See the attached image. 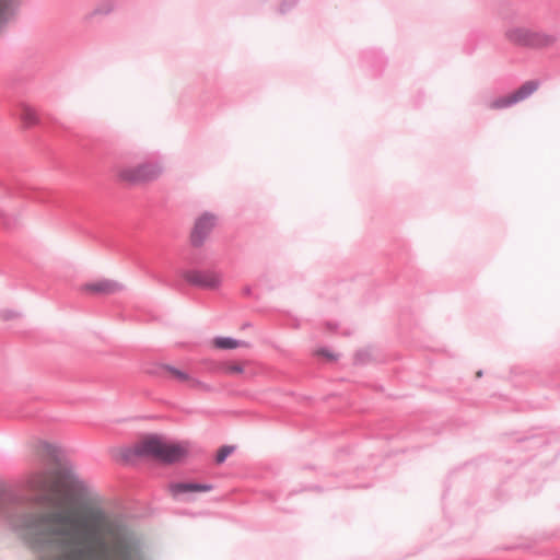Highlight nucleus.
<instances>
[{
	"mask_svg": "<svg viewBox=\"0 0 560 560\" xmlns=\"http://www.w3.org/2000/svg\"><path fill=\"white\" fill-rule=\"evenodd\" d=\"M4 520L38 560H144L136 533L101 508L28 511Z\"/></svg>",
	"mask_w": 560,
	"mask_h": 560,
	"instance_id": "f257e3e1",
	"label": "nucleus"
},
{
	"mask_svg": "<svg viewBox=\"0 0 560 560\" xmlns=\"http://www.w3.org/2000/svg\"><path fill=\"white\" fill-rule=\"evenodd\" d=\"M135 453L140 456L174 463L184 458L188 448L185 444L170 443L159 436H147L135 445Z\"/></svg>",
	"mask_w": 560,
	"mask_h": 560,
	"instance_id": "f03ea898",
	"label": "nucleus"
},
{
	"mask_svg": "<svg viewBox=\"0 0 560 560\" xmlns=\"http://www.w3.org/2000/svg\"><path fill=\"white\" fill-rule=\"evenodd\" d=\"M508 39L518 46L528 48H544L556 42V36L525 27H515L506 32Z\"/></svg>",
	"mask_w": 560,
	"mask_h": 560,
	"instance_id": "7ed1b4c3",
	"label": "nucleus"
},
{
	"mask_svg": "<svg viewBox=\"0 0 560 560\" xmlns=\"http://www.w3.org/2000/svg\"><path fill=\"white\" fill-rule=\"evenodd\" d=\"M162 172L156 163H144L136 167H126L119 172V178L130 184H140L155 179Z\"/></svg>",
	"mask_w": 560,
	"mask_h": 560,
	"instance_id": "20e7f679",
	"label": "nucleus"
},
{
	"mask_svg": "<svg viewBox=\"0 0 560 560\" xmlns=\"http://www.w3.org/2000/svg\"><path fill=\"white\" fill-rule=\"evenodd\" d=\"M538 88L536 81H527L509 95L500 96L490 103V108L502 109L510 107L532 95Z\"/></svg>",
	"mask_w": 560,
	"mask_h": 560,
	"instance_id": "39448f33",
	"label": "nucleus"
},
{
	"mask_svg": "<svg viewBox=\"0 0 560 560\" xmlns=\"http://www.w3.org/2000/svg\"><path fill=\"white\" fill-rule=\"evenodd\" d=\"M26 483L27 488L33 492H55L58 488V477L55 472L51 471L34 472L30 475Z\"/></svg>",
	"mask_w": 560,
	"mask_h": 560,
	"instance_id": "423d86ee",
	"label": "nucleus"
},
{
	"mask_svg": "<svg viewBox=\"0 0 560 560\" xmlns=\"http://www.w3.org/2000/svg\"><path fill=\"white\" fill-rule=\"evenodd\" d=\"M217 225V217L210 212H205L195 221L191 231V245H202L213 228Z\"/></svg>",
	"mask_w": 560,
	"mask_h": 560,
	"instance_id": "0eeeda50",
	"label": "nucleus"
},
{
	"mask_svg": "<svg viewBox=\"0 0 560 560\" xmlns=\"http://www.w3.org/2000/svg\"><path fill=\"white\" fill-rule=\"evenodd\" d=\"M119 289L118 283L107 279L88 282L80 287V291L90 296L109 295L117 292Z\"/></svg>",
	"mask_w": 560,
	"mask_h": 560,
	"instance_id": "6e6552de",
	"label": "nucleus"
},
{
	"mask_svg": "<svg viewBox=\"0 0 560 560\" xmlns=\"http://www.w3.org/2000/svg\"><path fill=\"white\" fill-rule=\"evenodd\" d=\"M188 281L207 289L218 288L221 283V277L213 272H191L187 276Z\"/></svg>",
	"mask_w": 560,
	"mask_h": 560,
	"instance_id": "1a4fd4ad",
	"label": "nucleus"
},
{
	"mask_svg": "<svg viewBox=\"0 0 560 560\" xmlns=\"http://www.w3.org/2000/svg\"><path fill=\"white\" fill-rule=\"evenodd\" d=\"M21 0H0V33L14 16Z\"/></svg>",
	"mask_w": 560,
	"mask_h": 560,
	"instance_id": "9d476101",
	"label": "nucleus"
},
{
	"mask_svg": "<svg viewBox=\"0 0 560 560\" xmlns=\"http://www.w3.org/2000/svg\"><path fill=\"white\" fill-rule=\"evenodd\" d=\"M210 490L211 486L188 482L175 483L171 487V491L174 495L186 492H207Z\"/></svg>",
	"mask_w": 560,
	"mask_h": 560,
	"instance_id": "9b49d317",
	"label": "nucleus"
},
{
	"mask_svg": "<svg viewBox=\"0 0 560 560\" xmlns=\"http://www.w3.org/2000/svg\"><path fill=\"white\" fill-rule=\"evenodd\" d=\"M18 115L26 127L34 126L38 121L36 110L27 104L20 105Z\"/></svg>",
	"mask_w": 560,
	"mask_h": 560,
	"instance_id": "f8f14e48",
	"label": "nucleus"
},
{
	"mask_svg": "<svg viewBox=\"0 0 560 560\" xmlns=\"http://www.w3.org/2000/svg\"><path fill=\"white\" fill-rule=\"evenodd\" d=\"M165 372L171 378L179 383H186L191 387H197L199 385V382L190 377L185 371L178 370L173 366H166Z\"/></svg>",
	"mask_w": 560,
	"mask_h": 560,
	"instance_id": "ddd939ff",
	"label": "nucleus"
},
{
	"mask_svg": "<svg viewBox=\"0 0 560 560\" xmlns=\"http://www.w3.org/2000/svg\"><path fill=\"white\" fill-rule=\"evenodd\" d=\"M0 222L7 230H14L22 223L21 215H15L9 211H2L0 209Z\"/></svg>",
	"mask_w": 560,
	"mask_h": 560,
	"instance_id": "4468645a",
	"label": "nucleus"
},
{
	"mask_svg": "<svg viewBox=\"0 0 560 560\" xmlns=\"http://www.w3.org/2000/svg\"><path fill=\"white\" fill-rule=\"evenodd\" d=\"M213 345L219 349H235L238 347H245L246 345L242 341L230 337H218L213 340Z\"/></svg>",
	"mask_w": 560,
	"mask_h": 560,
	"instance_id": "2eb2a0df",
	"label": "nucleus"
},
{
	"mask_svg": "<svg viewBox=\"0 0 560 560\" xmlns=\"http://www.w3.org/2000/svg\"><path fill=\"white\" fill-rule=\"evenodd\" d=\"M1 195L5 196V197H13V196H16V195H21L23 198H33L28 191L23 188V187H20V186H9V185H5V184H1Z\"/></svg>",
	"mask_w": 560,
	"mask_h": 560,
	"instance_id": "dca6fc26",
	"label": "nucleus"
},
{
	"mask_svg": "<svg viewBox=\"0 0 560 560\" xmlns=\"http://www.w3.org/2000/svg\"><path fill=\"white\" fill-rule=\"evenodd\" d=\"M114 8H115L114 1H112V0L102 1L92 11L91 16L109 14L114 10Z\"/></svg>",
	"mask_w": 560,
	"mask_h": 560,
	"instance_id": "f3484780",
	"label": "nucleus"
},
{
	"mask_svg": "<svg viewBox=\"0 0 560 560\" xmlns=\"http://www.w3.org/2000/svg\"><path fill=\"white\" fill-rule=\"evenodd\" d=\"M222 372L228 375L242 374L244 372V364L240 362H229L222 366Z\"/></svg>",
	"mask_w": 560,
	"mask_h": 560,
	"instance_id": "a211bd4d",
	"label": "nucleus"
},
{
	"mask_svg": "<svg viewBox=\"0 0 560 560\" xmlns=\"http://www.w3.org/2000/svg\"><path fill=\"white\" fill-rule=\"evenodd\" d=\"M234 451V446H222L219 451H218V454H217V463L221 464L225 460V458L232 454V452Z\"/></svg>",
	"mask_w": 560,
	"mask_h": 560,
	"instance_id": "6ab92c4d",
	"label": "nucleus"
},
{
	"mask_svg": "<svg viewBox=\"0 0 560 560\" xmlns=\"http://www.w3.org/2000/svg\"><path fill=\"white\" fill-rule=\"evenodd\" d=\"M42 452L44 454H46L47 456L51 457V459H56L57 454H58V448L50 444L45 443L42 445Z\"/></svg>",
	"mask_w": 560,
	"mask_h": 560,
	"instance_id": "aec40b11",
	"label": "nucleus"
},
{
	"mask_svg": "<svg viewBox=\"0 0 560 560\" xmlns=\"http://www.w3.org/2000/svg\"><path fill=\"white\" fill-rule=\"evenodd\" d=\"M298 2V0H283L279 10L281 13H285L288 10H290L295 3Z\"/></svg>",
	"mask_w": 560,
	"mask_h": 560,
	"instance_id": "412c9836",
	"label": "nucleus"
},
{
	"mask_svg": "<svg viewBox=\"0 0 560 560\" xmlns=\"http://www.w3.org/2000/svg\"><path fill=\"white\" fill-rule=\"evenodd\" d=\"M317 353H318L319 355H325V357H327V358H328V359H330V360H334V359H335V355L330 354V353H329L328 351H326V350H320V351H318Z\"/></svg>",
	"mask_w": 560,
	"mask_h": 560,
	"instance_id": "4be33fe9",
	"label": "nucleus"
},
{
	"mask_svg": "<svg viewBox=\"0 0 560 560\" xmlns=\"http://www.w3.org/2000/svg\"><path fill=\"white\" fill-rule=\"evenodd\" d=\"M477 377H480L481 376V371L477 372Z\"/></svg>",
	"mask_w": 560,
	"mask_h": 560,
	"instance_id": "5701e85b",
	"label": "nucleus"
}]
</instances>
